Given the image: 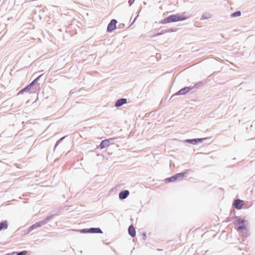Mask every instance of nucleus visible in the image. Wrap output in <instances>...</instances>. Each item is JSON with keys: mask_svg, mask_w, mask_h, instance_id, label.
<instances>
[{"mask_svg": "<svg viewBox=\"0 0 255 255\" xmlns=\"http://www.w3.org/2000/svg\"><path fill=\"white\" fill-rule=\"evenodd\" d=\"M187 18L185 16H180L178 15H171L167 17L162 19L161 23L162 24H166L168 23L174 22L179 21L185 20Z\"/></svg>", "mask_w": 255, "mask_h": 255, "instance_id": "f257e3e1", "label": "nucleus"}, {"mask_svg": "<svg viewBox=\"0 0 255 255\" xmlns=\"http://www.w3.org/2000/svg\"><path fill=\"white\" fill-rule=\"evenodd\" d=\"M185 173H177L174 176H172L169 178L165 179V181L166 182H174L178 180H181L184 177Z\"/></svg>", "mask_w": 255, "mask_h": 255, "instance_id": "f03ea898", "label": "nucleus"}, {"mask_svg": "<svg viewBox=\"0 0 255 255\" xmlns=\"http://www.w3.org/2000/svg\"><path fill=\"white\" fill-rule=\"evenodd\" d=\"M237 223L239 225L237 228L238 231H242L243 230H246L247 225L245 221L240 219L237 221Z\"/></svg>", "mask_w": 255, "mask_h": 255, "instance_id": "7ed1b4c3", "label": "nucleus"}, {"mask_svg": "<svg viewBox=\"0 0 255 255\" xmlns=\"http://www.w3.org/2000/svg\"><path fill=\"white\" fill-rule=\"evenodd\" d=\"M117 20L112 19L108 25L107 31L111 32L116 28Z\"/></svg>", "mask_w": 255, "mask_h": 255, "instance_id": "20e7f679", "label": "nucleus"}, {"mask_svg": "<svg viewBox=\"0 0 255 255\" xmlns=\"http://www.w3.org/2000/svg\"><path fill=\"white\" fill-rule=\"evenodd\" d=\"M82 233H102L101 230L99 228H91L90 229H84L81 231Z\"/></svg>", "mask_w": 255, "mask_h": 255, "instance_id": "39448f33", "label": "nucleus"}, {"mask_svg": "<svg viewBox=\"0 0 255 255\" xmlns=\"http://www.w3.org/2000/svg\"><path fill=\"white\" fill-rule=\"evenodd\" d=\"M244 205V201L240 199H237L234 203V207L238 210L241 209Z\"/></svg>", "mask_w": 255, "mask_h": 255, "instance_id": "423d86ee", "label": "nucleus"}, {"mask_svg": "<svg viewBox=\"0 0 255 255\" xmlns=\"http://www.w3.org/2000/svg\"><path fill=\"white\" fill-rule=\"evenodd\" d=\"M128 233L132 237H134L136 235L135 228L133 225H130L128 228Z\"/></svg>", "mask_w": 255, "mask_h": 255, "instance_id": "0eeeda50", "label": "nucleus"}, {"mask_svg": "<svg viewBox=\"0 0 255 255\" xmlns=\"http://www.w3.org/2000/svg\"><path fill=\"white\" fill-rule=\"evenodd\" d=\"M129 194V192L128 190H124L122 191L119 194V198L121 199H124L126 198Z\"/></svg>", "mask_w": 255, "mask_h": 255, "instance_id": "6e6552de", "label": "nucleus"}, {"mask_svg": "<svg viewBox=\"0 0 255 255\" xmlns=\"http://www.w3.org/2000/svg\"><path fill=\"white\" fill-rule=\"evenodd\" d=\"M127 103V99H120L118 100L116 103V107H120L126 104Z\"/></svg>", "mask_w": 255, "mask_h": 255, "instance_id": "1a4fd4ad", "label": "nucleus"}, {"mask_svg": "<svg viewBox=\"0 0 255 255\" xmlns=\"http://www.w3.org/2000/svg\"><path fill=\"white\" fill-rule=\"evenodd\" d=\"M190 90L188 87H185L179 90L177 93V95H184L188 93Z\"/></svg>", "mask_w": 255, "mask_h": 255, "instance_id": "9d476101", "label": "nucleus"}, {"mask_svg": "<svg viewBox=\"0 0 255 255\" xmlns=\"http://www.w3.org/2000/svg\"><path fill=\"white\" fill-rule=\"evenodd\" d=\"M8 227V224L6 221L0 223V231L3 229H6Z\"/></svg>", "mask_w": 255, "mask_h": 255, "instance_id": "9b49d317", "label": "nucleus"}, {"mask_svg": "<svg viewBox=\"0 0 255 255\" xmlns=\"http://www.w3.org/2000/svg\"><path fill=\"white\" fill-rule=\"evenodd\" d=\"M109 145V140L108 139H106L102 141L101 143L100 146L101 148L103 149L105 147L108 146Z\"/></svg>", "mask_w": 255, "mask_h": 255, "instance_id": "f8f14e48", "label": "nucleus"}, {"mask_svg": "<svg viewBox=\"0 0 255 255\" xmlns=\"http://www.w3.org/2000/svg\"><path fill=\"white\" fill-rule=\"evenodd\" d=\"M41 76V75L39 76L36 79H35L33 82H32L30 84H29L26 87H25L24 89H25V91H27L28 90H29L30 89V88L31 87V86L38 80V79L39 78V77Z\"/></svg>", "mask_w": 255, "mask_h": 255, "instance_id": "ddd939ff", "label": "nucleus"}, {"mask_svg": "<svg viewBox=\"0 0 255 255\" xmlns=\"http://www.w3.org/2000/svg\"><path fill=\"white\" fill-rule=\"evenodd\" d=\"M202 139L201 138H197V139H187L186 140L187 142L192 143V144H195L197 142H201L202 141Z\"/></svg>", "mask_w": 255, "mask_h": 255, "instance_id": "4468645a", "label": "nucleus"}, {"mask_svg": "<svg viewBox=\"0 0 255 255\" xmlns=\"http://www.w3.org/2000/svg\"><path fill=\"white\" fill-rule=\"evenodd\" d=\"M43 225V223L42 222H37V223H36L35 224L33 225L32 226H31L30 227V229L33 230L35 228L40 227L42 226Z\"/></svg>", "mask_w": 255, "mask_h": 255, "instance_id": "2eb2a0df", "label": "nucleus"}, {"mask_svg": "<svg viewBox=\"0 0 255 255\" xmlns=\"http://www.w3.org/2000/svg\"><path fill=\"white\" fill-rule=\"evenodd\" d=\"M240 15H241V12L239 11H237V12L233 13L232 14V16H233V17L238 16H240Z\"/></svg>", "mask_w": 255, "mask_h": 255, "instance_id": "dca6fc26", "label": "nucleus"}, {"mask_svg": "<svg viewBox=\"0 0 255 255\" xmlns=\"http://www.w3.org/2000/svg\"><path fill=\"white\" fill-rule=\"evenodd\" d=\"M27 254V251H22L21 252L18 253L16 255H26Z\"/></svg>", "mask_w": 255, "mask_h": 255, "instance_id": "f3484780", "label": "nucleus"}, {"mask_svg": "<svg viewBox=\"0 0 255 255\" xmlns=\"http://www.w3.org/2000/svg\"><path fill=\"white\" fill-rule=\"evenodd\" d=\"M134 0H129L128 2L130 4V5H131V4H132L134 2Z\"/></svg>", "mask_w": 255, "mask_h": 255, "instance_id": "a211bd4d", "label": "nucleus"}, {"mask_svg": "<svg viewBox=\"0 0 255 255\" xmlns=\"http://www.w3.org/2000/svg\"><path fill=\"white\" fill-rule=\"evenodd\" d=\"M24 92H26L25 89H23L19 92V94H22Z\"/></svg>", "mask_w": 255, "mask_h": 255, "instance_id": "6ab92c4d", "label": "nucleus"}, {"mask_svg": "<svg viewBox=\"0 0 255 255\" xmlns=\"http://www.w3.org/2000/svg\"><path fill=\"white\" fill-rule=\"evenodd\" d=\"M143 240H145L146 239V235H145V234H143Z\"/></svg>", "mask_w": 255, "mask_h": 255, "instance_id": "aec40b11", "label": "nucleus"}]
</instances>
